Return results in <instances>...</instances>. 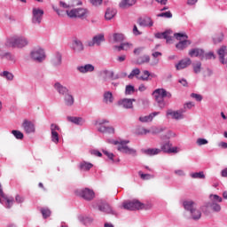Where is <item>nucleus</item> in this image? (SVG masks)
<instances>
[{
	"mask_svg": "<svg viewBox=\"0 0 227 227\" xmlns=\"http://www.w3.org/2000/svg\"><path fill=\"white\" fill-rule=\"evenodd\" d=\"M67 121L74 123V125H84V120L82 117L67 116Z\"/></svg>",
	"mask_w": 227,
	"mask_h": 227,
	"instance_id": "c9c22d12",
	"label": "nucleus"
},
{
	"mask_svg": "<svg viewBox=\"0 0 227 227\" xmlns=\"http://www.w3.org/2000/svg\"><path fill=\"white\" fill-rule=\"evenodd\" d=\"M103 153L105 155H106V157H108V159H110V160H113V162H120V159H118L117 160H114V154L112 153H109L107 151H103Z\"/></svg>",
	"mask_w": 227,
	"mask_h": 227,
	"instance_id": "5fc2aeb1",
	"label": "nucleus"
},
{
	"mask_svg": "<svg viewBox=\"0 0 227 227\" xmlns=\"http://www.w3.org/2000/svg\"><path fill=\"white\" fill-rule=\"evenodd\" d=\"M103 100L105 104L111 105L114 102V97H113V92L106 91L103 96Z\"/></svg>",
	"mask_w": 227,
	"mask_h": 227,
	"instance_id": "f704fd0d",
	"label": "nucleus"
},
{
	"mask_svg": "<svg viewBox=\"0 0 227 227\" xmlns=\"http://www.w3.org/2000/svg\"><path fill=\"white\" fill-rule=\"evenodd\" d=\"M122 207L125 210H141V208L145 207V204L141 203L139 200H131L128 202L122 203Z\"/></svg>",
	"mask_w": 227,
	"mask_h": 227,
	"instance_id": "9d476101",
	"label": "nucleus"
},
{
	"mask_svg": "<svg viewBox=\"0 0 227 227\" xmlns=\"http://www.w3.org/2000/svg\"><path fill=\"white\" fill-rule=\"evenodd\" d=\"M174 173L176 176H185V172L182 169H176Z\"/></svg>",
	"mask_w": 227,
	"mask_h": 227,
	"instance_id": "0e129e2a",
	"label": "nucleus"
},
{
	"mask_svg": "<svg viewBox=\"0 0 227 227\" xmlns=\"http://www.w3.org/2000/svg\"><path fill=\"white\" fill-rule=\"evenodd\" d=\"M192 98H195L197 102H201L203 100V96L200 94L192 93L191 94Z\"/></svg>",
	"mask_w": 227,
	"mask_h": 227,
	"instance_id": "052dcab7",
	"label": "nucleus"
},
{
	"mask_svg": "<svg viewBox=\"0 0 227 227\" xmlns=\"http://www.w3.org/2000/svg\"><path fill=\"white\" fill-rule=\"evenodd\" d=\"M125 77H127V73H125V72H121L120 74H115L114 79H115V81H116V79H123V78H125Z\"/></svg>",
	"mask_w": 227,
	"mask_h": 227,
	"instance_id": "69168bd1",
	"label": "nucleus"
},
{
	"mask_svg": "<svg viewBox=\"0 0 227 227\" xmlns=\"http://www.w3.org/2000/svg\"><path fill=\"white\" fill-rule=\"evenodd\" d=\"M77 196L85 200V201H91L95 199V192L90 188H84L76 192Z\"/></svg>",
	"mask_w": 227,
	"mask_h": 227,
	"instance_id": "1a4fd4ad",
	"label": "nucleus"
},
{
	"mask_svg": "<svg viewBox=\"0 0 227 227\" xmlns=\"http://www.w3.org/2000/svg\"><path fill=\"white\" fill-rule=\"evenodd\" d=\"M15 201L17 203H24V197H22L20 195H16Z\"/></svg>",
	"mask_w": 227,
	"mask_h": 227,
	"instance_id": "774afa93",
	"label": "nucleus"
},
{
	"mask_svg": "<svg viewBox=\"0 0 227 227\" xmlns=\"http://www.w3.org/2000/svg\"><path fill=\"white\" fill-rule=\"evenodd\" d=\"M26 134H35V124L31 121L25 120L21 125Z\"/></svg>",
	"mask_w": 227,
	"mask_h": 227,
	"instance_id": "412c9836",
	"label": "nucleus"
},
{
	"mask_svg": "<svg viewBox=\"0 0 227 227\" xmlns=\"http://www.w3.org/2000/svg\"><path fill=\"white\" fill-rule=\"evenodd\" d=\"M138 175L142 180H152L153 178V176L150 174H143V172L139 171Z\"/></svg>",
	"mask_w": 227,
	"mask_h": 227,
	"instance_id": "864d4df0",
	"label": "nucleus"
},
{
	"mask_svg": "<svg viewBox=\"0 0 227 227\" xmlns=\"http://www.w3.org/2000/svg\"><path fill=\"white\" fill-rule=\"evenodd\" d=\"M158 114H160V113L153 112V113L150 114L149 115L140 116L138 118V120H139V121H141V123H148L150 121H153V118H155V116H158Z\"/></svg>",
	"mask_w": 227,
	"mask_h": 227,
	"instance_id": "393cba45",
	"label": "nucleus"
},
{
	"mask_svg": "<svg viewBox=\"0 0 227 227\" xmlns=\"http://www.w3.org/2000/svg\"><path fill=\"white\" fill-rule=\"evenodd\" d=\"M140 81H150V71L145 70L143 71V75L137 77Z\"/></svg>",
	"mask_w": 227,
	"mask_h": 227,
	"instance_id": "a18cd8bd",
	"label": "nucleus"
},
{
	"mask_svg": "<svg viewBox=\"0 0 227 227\" xmlns=\"http://www.w3.org/2000/svg\"><path fill=\"white\" fill-rule=\"evenodd\" d=\"M137 65H145V63H150V56L144 55L139 57L137 60Z\"/></svg>",
	"mask_w": 227,
	"mask_h": 227,
	"instance_id": "58836bf2",
	"label": "nucleus"
},
{
	"mask_svg": "<svg viewBox=\"0 0 227 227\" xmlns=\"http://www.w3.org/2000/svg\"><path fill=\"white\" fill-rule=\"evenodd\" d=\"M134 44L130 43H122L120 45L114 46V49L115 51H118V52H121V51H130V49H133Z\"/></svg>",
	"mask_w": 227,
	"mask_h": 227,
	"instance_id": "c85d7f7f",
	"label": "nucleus"
},
{
	"mask_svg": "<svg viewBox=\"0 0 227 227\" xmlns=\"http://www.w3.org/2000/svg\"><path fill=\"white\" fill-rule=\"evenodd\" d=\"M99 75L104 78V81H107V79H111L112 81H115V74L114 71L113 70H102L99 73Z\"/></svg>",
	"mask_w": 227,
	"mask_h": 227,
	"instance_id": "4be33fe9",
	"label": "nucleus"
},
{
	"mask_svg": "<svg viewBox=\"0 0 227 227\" xmlns=\"http://www.w3.org/2000/svg\"><path fill=\"white\" fill-rule=\"evenodd\" d=\"M7 47H13L14 49H24L29 45V40L23 35H15L9 38L6 42Z\"/></svg>",
	"mask_w": 227,
	"mask_h": 227,
	"instance_id": "f03ea898",
	"label": "nucleus"
},
{
	"mask_svg": "<svg viewBox=\"0 0 227 227\" xmlns=\"http://www.w3.org/2000/svg\"><path fill=\"white\" fill-rule=\"evenodd\" d=\"M141 153L144 155H148L149 157H153V155H159L160 153V149L159 148H147L141 149Z\"/></svg>",
	"mask_w": 227,
	"mask_h": 227,
	"instance_id": "cd10ccee",
	"label": "nucleus"
},
{
	"mask_svg": "<svg viewBox=\"0 0 227 227\" xmlns=\"http://www.w3.org/2000/svg\"><path fill=\"white\" fill-rule=\"evenodd\" d=\"M190 176H192V178L194 179H204L205 178V174L201 171V172H195V173H192L190 174Z\"/></svg>",
	"mask_w": 227,
	"mask_h": 227,
	"instance_id": "de8ad7c7",
	"label": "nucleus"
},
{
	"mask_svg": "<svg viewBox=\"0 0 227 227\" xmlns=\"http://www.w3.org/2000/svg\"><path fill=\"white\" fill-rule=\"evenodd\" d=\"M185 113L186 110L182 108L176 111L168 109L167 110V116H170L172 120H184V118H185Z\"/></svg>",
	"mask_w": 227,
	"mask_h": 227,
	"instance_id": "ddd939ff",
	"label": "nucleus"
},
{
	"mask_svg": "<svg viewBox=\"0 0 227 227\" xmlns=\"http://www.w3.org/2000/svg\"><path fill=\"white\" fill-rule=\"evenodd\" d=\"M133 102H136V99L123 98L119 101V106H122L124 109H132L134 107Z\"/></svg>",
	"mask_w": 227,
	"mask_h": 227,
	"instance_id": "b1692460",
	"label": "nucleus"
},
{
	"mask_svg": "<svg viewBox=\"0 0 227 227\" xmlns=\"http://www.w3.org/2000/svg\"><path fill=\"white\" fill-rule=\"evenodd\" d=\"M223 38H224V35L223 34H221V35L219 37L215 36L213 38V42L215 43H220V42L223 40Z\"/></svg>",
	"mask_w": 227,
	"mask_h": 227,
	"instance_id": "338daca9",
	"label": "nucleus"
},
{
	"mask_svg": "<svg viewBox=\"0 0 227 227\" xmlns=\"http://www.w3.org/2000/svg\"><path fill=\"white\" fill-rule=\"evenodd\" d=\"M201 59H215V55L213 51L205 53V51L203 50Z\"/></svg>",
	"mask_w": 227,
	"mask_h": 227,
	"instance_id": "37998d69",
	"label": "nucleus"
},
{
	"mask_svg": "<svg viewBox=\"0 0 227 227\" xmlns=\"http://www.w3.org/2000/svg\"><path fill=\"white\" fill-rule=\"evenodd\" d=\"M141 74V70H139V68H135L131 71V73L128 75L129 79H134V77H139L137 75H139Z\"/></svg>",
	"mask_w": 227,
	"mask_h": 227,
	"instance_id": "49530a36",
	"label": "nucleus"
},
{
	"mask_svg": "<svg viewBox=\"0 0 227 227\" xmlns=\"http://www.w3.org/2000/svg\"><path fill=\"white\" fill-rule=\"evenodd\" d=\"M136 3H137V0H121L119 6L120 8L125 10L127 8H130V6H134Z\"/></svg>",
	"mask_w": 227,
	"mask_h": 227,
	"instance_id": "72a5a7b5",
	"label": "nucleus"
},
{
	"mask_svg": "<svg viewBox=\"0 0 227 227\" xmlns=\"http://www.w3.org/2000/svg\"><path fill=\"white\" fill-rule=\"evenodd\" d=\"M5 201V207L6 208H12V206L13 205V198L8 199L6 195H4V192H3V186L0 184V203H4Z\"/></svg>",
	"mask_w": 227,
	"mask_h": 227,
	"instance_id": "6ab92c4d",
	"label": "nucleus"
},
{
	"mask_svg": "<svg viewBox=\"0 0 227 227\" xmlns=\"http://www.w3.org/2000/svg\"><path fill=\"white\" fill-rule=\"evenodd\" d=\"M188 54L191 58H200V59H201V58L203 56V49L193 48L189 51Z\"/></svg>",
	"mask_w": 227,
	"mask_h": 227,
	"instance_id": "7c9ffc66",
	"label": "nucleus"
},
{
	"mask_svg": "<svg viewBox=\"0 0 227 227\" xmlns=\"http://www.w3.org/2000/svg\"><path fill=\"white\" fill-rule=\"evenodd\" d=\"M64 104L67 106V107H72V106L75 104V98H74V95H72V92H69L64 96Z\"/></svg>",
	"mask_w": 227,
	"mask_h": 227,
	"instance_id": "bb28decb",
	"label": "nucleus"
},
{
	"mask_svg": "<svg viewBox=\"0 0 227 227\" xmlns=\"http://www.w3.org/2000/svg\"><path fill=\"white\" fill-rule=\"evenodd\" d=\"M118 13L116 9L108 8L106 12L105 18L106 20H111Z\"/></svg>",
	"mask_w": 227,
	"mask_h": 227,
	"instance_id": "e433bc0d",
	"label": "nucleus"
},
{
	"mask_svg": "<svg viewBox=\"0 0 227 227\" xmlns=\"http://www.w3.org/2000/svg\"><path fill=\"white\" fill-rule=\"evenodd\" d=\"M1 77H4V79H6V81H13V74L8 71H4L0 74Z\"/></svg>",
	"mask_w": 227,
	"mask_h": 227,
	"instance_id": "79ce46f5",
	"label": "nucleus"
},
{
	"mask_svg": "<svg viewBox=\"0 0 227 227\" xmlns=\"http://www.w3.org/2000/svg\"><path fill=\"white\" fill-rule=\"evenodd\" d=\"M106 38L104 37V34H99L95 35L92 40L87 41L88 47H95L97 45L98 47L101 45L102 42H104Z\"/></svg>",
	"mask_w": 227,
	"mask_h": 227,
	"instance_id": "dca6fc26",
	"label": "nucleus"
},
{
	"mask_svg": "<svg viewBox=\"0 0 227 227\" xmlns=\"http://www.w3.org/2000/svg\"><path fill=\"white\" fill-rule=\"evenodd\" d=\"M153 97H154L159 107L164 109L166 106L164 103L165 97H167V98H171L172 95L171 92L167 91L166 89H156L153 92Z\"/></svg>",
	"mask_w": 227,
	"mask_h": 227,
	"instance_id": "7ed1b4c3",
	"label": "nucleus"
},
{
	"mask_svg": "<svg viewBox=\"0 0 227 227\" xmlns=\"http://www.w3.org/2000/svg\"><path fill=\"white\" fill-rule=\"evenodd\" d=\"M50 130L51 142L58 145V143H59V132H61V128H59L58 124L51 123L50 126Z\"/></svg>",
	"mask_w": 227,
	"mask_h": 227,
	"instance_id": "f8f14e48",
	"label": "nucleus"
},
{
	"mask_svg": "<svg viewBox=\"0 0 227 227\" xmlns=\"http://www.w3.org/2000/svg\"><path fill=\"white\" fill-rule=\"evenodd\" d=\"M171 34V32H169V30H167V31H165V32H162V33H156L155 34V38H166V36L168 35H170Z\"/></svg>",
	"mask_w": 227,
	"mask_h": 227,
	"instance_id": "6e6d98bb",
	"label": "nucleus"
},
{
	"mask_svg": "<svg viewBox=\"0 0 227 227\" xmlns=\"http://www.w3.org/2000/svg\"><path fill=\"white\" fill-rule=\"evenodd\" d=\"M102 1L104 0H90L92 6H100V4H102Z\"/></svg>",
	"mask_w": 227,
	"mask_h": 227,
	"instance_id": "680f3d73",
	"label": "nucleus"
},
{
	"mask_svg": "<svg viewBox=\"0 0 227 227\" xmlns=\"http://www.w3.org/2000/svg\"><path fill=\"white\" fill-rule=\"evenodd\" d=\"M163 130L164 129L160 127L153 126L150 128V132L151 134H153V136H156V134H160V132H162Z\"/></svg>",
	"mask_w": 227,
	"mask_h": 227,
	"instance_id": "c03bdc74",
	"label": "nucleus"
},
{
	"mask_svg": "<svg viewBox=\"0 0 227 227\" xmlns=\"http://www.w3.org/2000/svg\"><path fill=\"white\" fill-rule=\"evenodd\" d=\"M129 140H121L119 141L117 150L121 152V153H126L127 155H132L133 157H136L137 155V151L134 148L129 147L127 145H129Z\"/></svg>",
	"mask_w": 227,
	"mask_h": 227,
	"instance_id": "423d86ee",
	"label": "nucleus"
},
{
	"mask_svg": "<svg viewBox=\"0 0 227 227\" xmlns=\"http://www.w3.org/2000/svg\"><path fill=\"white\" fill-rule=\"evenodd\" d=\"M192 107H194V103L189 102L184 104V108H181V109H184V111H187V109H192Z\"/></svg>",
	"mask_w": 227,
	"mask_h": 227,
	"instance_id": "e2e57ef3",
	"label": "nucleus"
},
{
	"mask_svg": "<svg viewBox=\"0 0 227 227\" xmlns=\"http://www.w3.org/2000/svg\"><path fill=\"white\" fill-rule=\"evenodd\" d=\"M210 207L214 212H221V205L213 202L211 203Z\"/></svg>",
	"mask_w": 227,
	"mask_h": 227,
	"instance_id": "4d7b16f0",
	"label": "nucleus"
},
{
	"mask_svg": "<svg viewBox=\"0 0 227 227\" xmlns=\"http://www.w3.org/2000/svg\"><path fill=\"white\" fill-rule=\"evenodd\" d=\"M79 167L82 171H90L93 168V164L88 161H82Z\"/></svg>",
	"mask_w": 227,
	"mask_h": 227,
	"instance_id": "4c0bfd02",
	"label": "nucleus"
},
{
	"mask_svg": "<svg viewBox=\"0 0 227 227\" xmlns=\"http://www.w3.org/2000/svg\"><path fill=\"white\" fill-rule=\"evenodd\" d=\"M96 205L99 212H104V214H112V215H116V212L113 210V207H111V206L107 204V202L100 200L96 202Z\"/></svg>",
	"mask_w": 227,
	"mask_h": 227,
	"instance_id": "9b49d317",
	"label": "nucleus"
},
{
	"mask_svg": "<svg viewBox=\"0 0 227 227\" xmlns=\"http://www.w3.org/2000/svg\"><path fill=\"white\" fill-rule=\"evenodd\" d=\"M171 142L168 141L165 143H162L160 145V152H163L164 153H178L180 152V148L174 146Z\"/></svg>",
	"mask_w": 227,
	"mask_h": 227,
	"instance_id": "4468645a",
	"label": "nucleus"
},
{
	"mask_svg": "<svg viewBox=\"0 0 227 227\" xmlns=\"http://www.w3.org/2000/svg\"><path fill=\"white\" fill-rule=\"evenodd\" d=\"M53 88L59 93V95H62V97H65L69 92H71L69 88H67V86H64L59 82H55L53 85Z\"/></svg>",
	"mask_w": 227,
	"mask_h": 227,
	"instance_id": "a211bd4d",
	"label": "nucleus"
},
{
	"mask_svg": "<svg viewBox=\"0 0 227 227\" xmlns=\"http://www.w3.org/2000/svg\"><path fill=\"white\" fill-rule=\"evenodd\" d=\"M158 17H164L165 19H171L173 17V14L171 12H161L158 14Z\"/></svg>",
	"mask_w": 227,
	"mask_h": 227,
	"instance_id": "bf43d9fd",
	"label": "nucleus"
},
{
	"mask_svg": "<svg viewBox=\"0 0 227 227\" xmlns=\"http://www.w3.org/2000/svg\"><path fill=\"white\" fill-rule=\"evenodd\" d=\"M136 89L132 85H127L125 89V94L126 95H133L135 93Z\"/></svg>",
	"mask_w": 227,
	"mask_h": 227,
	"instance_id": "3c124183",
	"label": "nucleus"
},
{
	"mask_svg": "<svg viewBox=\"0 0 227 227\" xmlns=\"http://www.w3.org/2000/svg\"><path fill=\"white\" fill-rule=\"evenodd\" d=\"M0 57L4 58L7 61H12V63L17 61L15 55L12 54V52H4L2 49H0Z\"/></svg>",
	"mask_w": 227,
	"mask_h": 227,
	"instance_id": "473e14b6",
	"label": "nucleus"
},
{
	"mask_svg": "<svg viewBox=\"0 0 227 227\" xmlns=\"http://www.w3.org/2000/svg\"><path fill=\"white\" fill-rule=\"evenodd\" d=\"M210 200L213 203H221L223 201V198L219 197V195H210Z\"/></svg>",
	"mask_w": 227,
	"mask_h": 227,
	"instance_id": "603ef678",
	"label": "nucleus"
},
{
	"mask_svg": "<svg viewBox=\"0 0 227 227\" xmlns=\"http://www.w3.org/2000/svg\"><path fill=\"white\" fill-rule=\"evenodd\" d=\"M30 58L36 63H42L45 61V51L42 48H35L30 52Z\"/></svg>",
	"mask_w": 227,
	"mask_h": 227,
	"instance_id": "6e6552de",
	"label": "nucleus"
},
{
	"mask_svg": "<svg viewBox=\"0 0 227 227\" xmlns=\"http://www.w3.org/2000/svg\"><path fill=\"white\" fill-rule=\"evenodd\" d=\"M43 19V10L40 8H33L32 10V22L33 24H42Z\"/></svg>",
	"mask_w": 227,
	"mask_h": 227,
	"instance_id": "2eb2a0df",
	"label": "nucleus"
},
{
	"mask_svg": "<svg viewBox=\"0 0 227 227\" xmlns=\"http://www.w3.org/2000/svg\"><path fill=\"white\" fill-rule=\"evenodd\" d=\"M12 134L16 137V139H24V134L17 129H13Z\"/></svg>",
	"mask_w": 227,
	"mask_h": 227,
	"instance_id": "8fccbe9b",
	"label": "nucleus"
},
{
	"mask_svg": "<svg viewBox=\"0 0 227 227\" xmlns=\"http://www.w3.org/2000/svg\"><path fill=\"white\" fill-rule=\"evenodd\" d=\"M73 49L74 52H82L84 51V44L81 40L75 39L73 42Z\"/></svg>",
	"mask_w": 227,
	"mask_h": 227,
	"instance_id": "2f4dec72",
	"label": "nucleus"
},
{
	"mask_svg": "<svg viewBox=\"0 0 227 227\" xmlns=\"http://www.w3.org/2000/svg\"><path fill=\"white\" fill-rule=\"evenodd\" d=\"M67 15L69 19H86L88 17V9L75 8L67 11Z\"/></svg>",
	"mask_w": 227,
	"mask_h": 227,
	"instance_id": "0eeeda50",
	"label": "nucleus"
},
{
	"mask_svg": "<svg viewBox=\"0 0 227 227\" xmlns=\"http://www.w3.org/2000/svg\"><path fill=\"white\" fill-rule=\"evenodd\" d=\"M138 24L142 27H153V20L150 17H145L144 19H139Z\"/></svg>",
	"mask_w": 227,
	"mask_h": 227,
	"instance_id": "a878e982",
	"label": "nucleus"
},
{
	"mask_svg": "<svg viewBox=\"0 0 227 227\" xmlns=\"http://www.w3.org/2000/svg\"><path fill=\"white\" fill-rule=\"evenodd\" d=\"M192 64V60L191 59L186 58L182 60H180L176 65V70H184V68H187V67L191 66Z\"/></svg>",
	"mask_w": 227,
	"mask_h": 227,
	"instance_id": "5701e85b",
	"label": "nucleus"
},
{
	"mask_svg": "<svg viewBox=\"0 0 227 227\" xmlns=\"http://www.w3.org/2000/svg\"><path fill=\"white\" fill-rule=\"evenodd\" d=\"M183 207L187 212H190L192 219L193 221H200L201 219V210L198 208V204L192 200H184Z\"/></svg>",
	"mask_w": 227,
	"mask_h": 227,
	"instance_id": "f257e3e1",
	"label": "nucleus"
},
{
	"mask_svg": "<svg viewBox=\"0 0 227 227\" xmlns=\"http://www.w3.org/2000/svg\"><path fill=\"white\" fill-rule=\"evenodd\" d=\"M41 214L43 215V219H47V217H51V209L43 207L41 208Z\"/></svg>",
	"mask_w": 227,
	"mask_h": 227,
	"instance_id": "09e8293b",
	"label": "nucleus"
},
{
	"mask_svg": "<svg viewBox=\"0 0 227 227\" xmlns=\"http://www.w3.org/2000/svg\"><path fill=\"white\" fill-rule=\"evenodd\" d=\"M175 38L179 40V43L176 44V48L178 51H184V49H187L188 45H191V41L187 40L189 38L185 33H176L174 34Z\"/></svg>",
	"mask_w": 227,
	"mask_h": 227,
	"instance_id": "39448f33",
	"label": "nucleus"
},
{
	"mask_svg": "<svg viewBox=\"0 0 227 227\" xmlns=\"http://www.w3.org/2000/svg\"><path fill=\"white\" fill-rule=\"evenodd\" d=\"M76 71L82 74H91V72H95V66L92 64L80 65L76 67Z\"/></svg>",
	"mask_w": 227,
	"mask_h": 227,
	"instance_id": "f3484780",
	"label": "nucleus"
},
{
	"mask_svg": "<svg viewBox=\"0 0 227 227\" xmlns=\"http://www.w3.org/2000/svg\"><path fill=\"white\" fill-rule=\"evenodd\" d=\"M192 65L194 74L201 73V63L200 61H195Z\"/></svg>",
	"mask_w": 227,
	"mask_h": 227,
	"instance_id": "a19ab883",
	"label": "nucleus"
},
{
	"mask_svg": "<svg viewBox=\"0 0 227 227\" xmlns=\"http://www.w3.org/2000/svg\"><path fill=\"white\" fill-rule=\"evenodd\" d=\"M196 144L198 145V146H203L205 145H208V140H207L206 138H198Z\"/></svg>",
	"mask_w": 227,
	"mask_h": 227,
	"instance_id": "13d9d810",
	"label": "nucleus"
},
{
	"mask_svg": "<svg viewBox=\"0 0 227 227\" xmlns=\"http://www.w3.org/2000/svg\"><path fill=\"white\" fill-rule=\"evenodd\" d=\"M217 54L219 56L220 62L222 64L227 63V59L224 56L227 55V48L226 46H222L218 51Z\"/></svg>",
	"mask_w": 227,
	"mask_h": 227,
	"instance_id": "c756f323",
	"label": "nucleus"
},
{
	"mask_svg": "<svg viewBox=\"0 0 227 227\" xmlns=\"http://www.w3.org/2000/svg\"><path fill=\"white\" fill-rule=\"evenodd\" d=\"M106 123H109L108 120L99 119L95 121L94 125L98 132L102 134H114V129L113 127H106Z\"/></svg>",
	"mask_w": 227,
	"mask_h": 227,
	"instance_id": "20e7f679",
	"label": "nucleus"
},
{
	"mask_svg": "<svg viewBox=\"0 0 227 227\" xmlns=\"http://www.w3.org/2000/svg\"><path fill=\"white\" fill-rule=\"evenodd\" d=\"M113 36H114V42H115V43H121V42L125 40V35H123V34L115 33L114 34Z\"/></svg>",
	"mask_w": 227,
	"mask_h": 227,
	"instance_id": "ea45409f",
	"label": "nucleus"
},
{
	"mask_svg": "<svg viewBox=\"0 0 227 227\" xmlns=\"http://www.w3.org/2000/svg\"><path fill=\"white\" fill-rule=\"evenodd\" d=\"M51 63L55 68L61 67L63 63V55L59 51L55 52L51 58Z\"/></svg>",
	"mask_w": 227,
	"mask_h": 227,
	"instance_id": "aec40b11",
	"label": "nucleus"
}]
</instances>
